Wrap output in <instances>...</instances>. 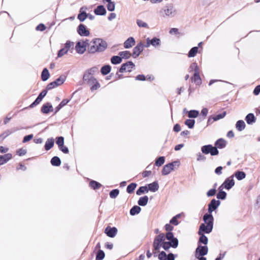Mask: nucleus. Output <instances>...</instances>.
Wrapping results in <instances>:
<instances>
[{"label":"nucleus","instance_id":"8","mask_svg":"<svg viewBox=\"0 0 260 260\" xmlns=\"http://www.w3.org/2000/svg\"><path fill=\"white\" fill-rule=\"evenodd\" d=\"M164 12L165 16L167 17H174L176 14V10L172 5L166 6L164 9Z\"/></svg>","mask_w":260,"mask_h":260},{"label":"nucleus","instance_id":"21","mask_svg":"<svg viewBox=\"0 0 260 260\" xmlns=\"http://www.w3.org/2000/svg\"><path fill=\"white\" fill-rule=\"evenodd\" d=\"M86 8L82 7L80 10V13L78 14V18L79 19L80 21H84L86 18L88 17L87 14H86L84 12V10Z\"/></svg>","mask_w":260,"mask_h":260},{"label":"nucleus","instance_id":"35","mask_svg":"<svg viewBox=\"0 0 260 260\" xmlns=\"http://www.w3.org/2000/svg\"><path fill=\"white\" fill-rule=\"evenodd\" d=\"M149 189H148V187L146 186H141L139 187V188L137 190L136 193L138 196H140L142 193L144 192H148Z\"/></svg>","mask_w":260,"mask_h":260},{"label":"nucleus","instance_id":"39","mask_svg":"<svg viewBox=\"0 0 260 260\" xmlns=\"http://www.w3.org/2000/svg\"><path fill=\"white\" fill-rule=\"evenodd\" d=\"M42 79L43 81H46L49 77V73L47 69H44L42 73Z\"/></svg>","mask_w":260,"mask_h":260},{"label":"nucleus","instance_id":"63","mask_svg":"<svg viewBox=\"0 0 260 260\" xmlns=\"http://www.w3.org/2000/svg\"><path fill=\"white\" fill-rule=\"evenodd\" d=\"M59 148L64 153L67 154L69 152L68 148L67 147L64 146V145H62L61 146H60Z\"/></svg>","mask_w":260,"mask_h":260},{"label":"nucleus","instance_id":"64","mask_svg":"<svg viewBox=\"0 0 260 260\" xmlns=\"http://www.w3.org/2000/svg\"><path fill=\"white\" fill-rule=\"evenodd\" d=\"M260 93V85L257 86L253 91V93L254 95H257Z\"/></svg>","mask_w":260,"mask_h":260},{"label":"nucleus","instance_id":"37","mask_svg":"<svg viewBox=\"0 0 260 260\" xmlns=\"http://www.w3.org/2000/svg\"><path fill=\"white\" fill-rule=\"evenodd\" d=\"M198 52V47H194L192 48L189 51L188 56L189 57H193L196 56L197 53Z\"/></svg>","mask_w":260,"mask_h":260},{"label":"nucleus","instance_id":"27","mask_svg":"<svg viewBox=\"0 0 260 260\" xmlns=\"http://www.w3.org/2000/svg\"><path fill=\"white\" fill-rule=\"evenodd\" d=\"M245 120L248 124H250L255 121V117L253 114L249 113L246 116Z\"/></svg>","mask_w":260,"mask_h":260},{"label":"nucleus","instance_id":"7","mask_svg":"<svg viewBox=\"0 0 260 260\" xmlns=\"http://www.w3.org/2000/svg\"><path fill=\"white\" fill-rule=\"evenodd\" d=\"M235 185V181L234 180V175H232L227 178L222 185L219 187V189L224 188L226 189H230Z\"/></svg>","mask_w":260,"mask_h":260},{"label":"nucleus","instance_id":"12","mask_svg":"<svg viewBox=\"0 0 260 260\" xmlns=\"http://www.w3.org/2000/svg\"><path fill=\"white\" fill-rule=\"evenodd\" d=\"M177 162L174 161L172 163L166 165L162 170V174L163 175H168L172 171L174 170V166L175 165L177 164Z\"/></svg>","mask_w":260,"mask_h":260},{"label":"nucleus","instance_id":"45","mask_svg":"<svg viewBox=\"0 0 260 260\" xmlns=\"http://www.w3.org/2000/svg\"><path fill=\"white\" fill-rule=\"evenodd\" d=\"M69 102V100H63L62 102L59 104V105L56 107V111L55 112H58L61 108L67 105Z\"/></svg>","mask_w":260,"mask_h":260},{"label":"nucleus","instance_id":"16","mask_svg":"<svg viewBox=\"0 0 260 260\" xmlns=\"http://www.w3.org/2000/svg\"><path fill=\"white\" fill-rule=\"evenodd\" d=\"M78 32L81 36H88L90 34L89 30H88L84 25L81 24L78 27Z\"/></svg>","mask_w":260,"mask_h":260},{"label":"nucleus","instance_id":"6","mask_svg":"<svg viewBox=\"0 0 260 260\" xmlns=\"http://www.w3.org/2000/svg\"><path fill=\"white\" fill-rule=\"evenodd\" d=\"M202 151L203 153L207 154L210 153L211 155H216L218 154V151L216 147L211 145L204 146L202 147Z\"/></svg>","mask_w":260,"mask_h":260},{"label":"nucleus","instance_id":"40","mask_svg":"<svg viewBox=\"0 0 260 260\" xmlns=\"http://www.w3.org/2000/svg\"><path fill=\"white\" fill-rule=\"evenodd\" d=\"M160 39L157 38H153L152 39H151L150 41V43H151V45L154 47L159 46L160 45Z\"/></svg>","mask_w":260,"mask_h":260},{"label":"nucleus","instance_id":"43","mask_svg":"<svg viewBox=\"0 0 260 260\" xmlns=\"http://www.w3.org/2000/svg\"><path fill=\"white\" fill-rule=\"evenodd\" d=\"M136 186H137V184L136 183H131L127 187V189H126L127 192L129 193H132L134 191V190L135 189Z\"/></svg>","mask_w":260,"mask_h":260},{"label":"nucleus","instance_id":"61","mask_svg":"<svg viewBox=\"0 0 260 260\" xmlns=\"http://www.w3.org/2000/svg\"><path fill=\"white\" fill-rule=\"evenodd\" d=\"M216 190L215 188L210 189L207 193L208 197L213 196L215 194Z\"/></svg>","mask_w":260,"mask_h":260},{"label":"nucleus","instance_id":"60","mask_svg":"<svg viewBox=\"0 0 260 260\" xmlns=\"http://www.w3.org/2000/svg\"><path fill=\"white\" fill-rule=\"evenodd\" d=\"M42 101V99H40V98H39L38 96V98L36 99V100L34 101V102H33L30 105V107L31 108H32L34 107L35 106H36L38 104H39L41 101Z\"/></svg>","mask_w":260,"mask_h":260},{"label":"nucleus","instance_id":"17","mask_svg":"<svg viewBox=\"0 0 260 260\" xmlns=\"http://www.w3.org/2000/svg\"><path fill=\"white\" fill-rule=\"evenodd\" d=\"M105 233L108 237L113 238L116 236L117 233V230L115 227H107L105 229Z\"/></svg>","mask_w":260,"mask_h":260},{"label":"nucleus","instance_id":"46","mask_svg":"<svg viewBox=\"0 0 260 260\" xmlns=\"http://www.w3.org/2000/svg\"><path fill=\"white\" fill-rule=\"evenodd\" d=\"M74 42L68 41L64 44V47H63L68 52L71 48H73L74 47Z\"/></svg>","mask_w":260,"mask_h":260},{"label":"nucleus","instance_id":"57","mask_svg":"<svg viewBox=\"0 0 260 260\" xmlns=\"http://www.w3.org/2000/svg\"><path fill=\"white\" fill-rule=\"evenodd\" d=\"M190 71L194 70V72H196V71L199 72L197 63L196 62H193L190 65Z\"/></svg>","mask_w":260,"mask_h":260},{"label":"nucleus","instance_id":"34","mask_svg":"<svg viewBox=\"0 0 260 260\" xmlns=\"http://www.w3.org/2000/svg\"><path fill=\"white\" fill-rule=\"evenodd\" d=\"M52 165L54 166H59L61 164V161L57 156L53 157L51 160Z\"/></svg>","mask_w":260,"mask_h":260},{"label":"nucleus","instance_id":"19","mask_svg":"<svg viewBox=\"0 0 260 260\" xmlns=\"http://www.w3.org/2000/svg\"><path fill=\"white\" fill-rule=\"evenodd\" d=\"M135 44V40L134 38H128L124 43V47L125 48H130Z\"/></svg>","mask_w":260,"mask_h":260},{"label":"nucleus","instance_id":"11","mask_svg":"<svg viewBox=\"0 0 260 260\" xmlns=\"http://www.w3.org/2000/svg\"><path fill=\"white\" fill-rule=\"evenodd\" d=\"M208 251L206 246H199L196 250V257L203 256L207 254Z\"/></svg>","mask_w":260,"mask_h":260},{"label":"nucleus","instance_id":"51","mask_svg":"<svg viewBox=\"0 0 260 260\" xmlns=\"http://www.w3.org/2000/svg\"><path fill=\"white\" fill-rule=\"evenodd\" d=\"M199 111L197 110H191L188 112V117L190 118H196L199 115Z\"/></svg>","mask_w":260,"mask_h":260},{"label":"nucleus","instance_id":"9","mask_svg":"<svg viewBox=\"0 0 260 260\" xmlns=\"http://www.w3.org/2000/svg\"><path fill=\"white\" fill-rule=\"evenodd\" d=\"M64 78L62 77H60L55 81L49 83L47 86V90L52 89L55 87L61 85L64 82Z\"/></svg>","mask_w":260,"mask_h":260},{"label":"nucleus","instance_id":"58","mask_svg":"<svg viewBox=\"0 0 260 260\" xmlns=\"http://www.w3.org/2000/svg\"><path fill=\"white\" fill-rule=\"evenodd\" d=\"M179 216V215H177L174 217H173L171 220H170V222L171 224H174L175 225H177L178 224V222L177 221V218Z\"/></svg>","mask_w":260,"mask_h":260},{"label":"nucleus","instance_id":"31","mask_svg":"<svg viewBox=\"0 0 260 260\" xmlns=\"http://www.w3.org/2000/svg\"><path fill=\"white\" fill-rule=\"evenodd\" d=\"M236 128L239 131H242L245 128V124L244 121L243 120H238L236 124Z\"/></svg>","mask_w":260,"mask_h":260},{"label":"nucleus","instance_id":"10","mask_svg":"<svg viewBox=\"0 0 260 260\" xmlns=\"http://www.w3.org/2000/svg\"><path fill=\"white\" fill-rule=\"evenodd\" d=\"M135 64L132 61H128L123 63L119 69V72H131L135 67Z\"/></svg>","mask_w":260,"mask_h":260},{"label":"nucleus","instance_id":"1","mask_svg":"<svg viewBox=\"0 0 260 260\" xmlns=\"http://www.w3.org/2000/svg\"><path fill=\"white\" fill-rule=\"evenodd\" d=\"M107 47V43L100 38L92 40L89 44L88 52L94 53L96 52H101L106 49Z\"/></svg>","mask_w":260,"mask_h":260},{"label":"nucleus","instance_id":"47","mask_svg":"<svg viewBox=\"0 0 260 260\" xmlns=\"http://www.w3.org/2000/svg\"><path fill=\"white\" fill-rule=\"evenodd\" d=\"M105 257V253L102 250L98 251L95 260H103Z\"/></svg>","mask_w":260,"mask_h":260},{"label":"nucleus","instance_id":"53","mask_svg":"<svg viewBox=\"0 0 260 260\" xmlns=\"http://www.w3.org/2000/svg\"><path fill=\"white\" fill-rule=\"evenodd\" d=\"M172 243H171L170 242H165V241H164L163 242L162 247H163V248L165 250H167L168 249H169L171 246H172Z\"/></svg>","mask_w":260,"mask_h":260},{"label":"nucleus","instance_id":"55","mask_svg":"<svg viewBox=\"0 0 260 260\" xmlns=\"http://www.w3.org/2000/svg\"><path fill=\"white\" fill-rule=\"evenodd\" d=\"M68 53V51L64 48L61 49L58 52L57 54V57H61L64 55L67 54Z\"/></svg>","mask_w":260,"mask_h":260},{"label":"nucleus","instance_id":"5","mask_svg":"<svg viewBox=\"0 0 260 260\" xmlns=\"http://www.w3.org/2000/svg\"><path fill=\"white\" fill-rule=\"evenodd\" d=\"M89 45L88 40H80L78 41L75 46L76 52L80 54H83L86 50V46Z\"/></svg>","mask_w":260,"mask_h":260},{"label":"nucleus","instance_id":"15","mask_svg":"<svg viewBox=\"0 0 260 260\" xmlns=\"http://www.w3.org/2000/svg\"><path fill=\"white\" fill-rule=\"evenodd\" d=\"M166 238L170 240L172 243V247L176 248L177 247L178 244V240L176 238H174V235L172 233L168 232L166 234Z\"/></svg>","mask_w":260,"mask_h":260},{"label":"nucleus","instance_id":"26","mask_svg":"<svg viewBox=\"0 0 260 260\" xmlns=\"http://www.w3.org/2000/svg\"><path fill=\"white\" fill-rule=\"evenodd\" d=\"M148 189L152 192L156 191L159 188L158 184L156 182H154L148 185Z\"/></svg>","mask_w":260,"mask_h":260},{"label":"nucleus","instance_id":"36","mask_svg":"<svg viewBox=\"0 0 260 260\" xmlns=\"http://www.w3.org/2000/svg\"><path fill=\"white\" fill-rule=\"evenodd\" d=\"M141 211V208L138 206H134L130 210V214L132 215H135L138 214Z\"/></svg>","mask_w":260,"mask_h":260},{"label":"nucleus","instance_id":"62","mask_svg":"<svg viewBox=\"0 0 260 260\" xmlns=\"http://www.w3.org/2000/svg\"><path fill=\"white\" fill-rule=\"evenodd\" d=\"M17 153L19 156L24 155L26 153V150L22 149V148L19 149L18 150H17Z\"/></svg>","mask_w":260,"mask_h":260},{"label":"nucleus","instance_id":"49","mask_svg":"<svg viewBox=\"0 0 260 260\" xmlns=\"http://www.w3.org/2000/svg\"><path fill=\"white\" fill-rule=\"evenodd\" d=\"M90 186L93 189H98L100 188L101 186V184L95 181H92L89 183Z\"/></svg>","mask_w":260,"mask_h":260},{"label":"nucleus","instance_id":"29","mask_svg":"<svg viewBox=\"0 0 260 260\" xmlns=\"http://www.w3.org/2000/svg\"><path fill=\"white\" fill-rule=\"evenodd\" d=\"M234 175L238 180H241L246 177V174L243 171H237Z\"/></svg>","mask_w":260,"mask_h":260},{"label":"nucleus","instance_id":"28","mask_svg":"<svg viewBox=\"0 0 260 260\" xmlns=\"http://www.w3.org/2000/svg\"><path fill=\"white\" fill-rule=\"evenodd\" d=\"M54 141L53 138L48 139L46 142L45 148L46 150L50 149L54 145Z\"/></svg>","mask_w":260,"mask_h":260},{"label":"nucleus","instance_id":"42","mask_svg":"<svg viewBox=\"0 0 260 260\" xmlns=\"http://www.w3.org/2000/svg\"><path fill=\"white\" fill-rule=\"evenodd\" d=\"M111 71V67L109 65L105 66L101 69V73L103 75L108 74Z\"/></svg>","mask_w":260,"mask_h":260},{"label":"nucleus","instance_id":"52","mask_svg":"<svg viewBox=\"0 0 260 260\" xmlns=\"http://www.w3.org/2000/svg\"><path fill=\"white\" fill-rule=\"evenodd\" d=\"M56 144L58 145V147L64 145V138L62 137H59L57 138V140L56 141Z\"/></svg>","mask_w":260,"mask_h":260},{"label":"nucleus","instance_id":"56","mask_svg":"<svg viewBox=\"0 0 260 260\" xmlns=\"http://www.w3.org/2000/svg\"><path fill=\"white\" fill-rule=\"evenodd\" d=\"M107 9L109 11L112 12L114 11L115 8V4L114 2L110 3V4H108L107 6Z\"/></svg>","mask_w":260,"mask_h":260},{"label":"nucleus","instance_id":"50","mask_svg":"<svg viewBox=\"0 0 260 260\" xmlns=\"http://www.w3.org/2000/svg\"><path fill=\"white\" fill-rule=\"evenodd\" d=\"M195 123L194 120L193 119H187L186 120L185 124L189 128H192L193 127Z\"/></svg>","mask_w":260,"mask_h":260},{"label":"nucleus","instance_id":"23","mask_svg":"<svg viewBox=\"0 0 260 260\" xmlns=\"http://www.w3.org/2000/svg\"><path fill=\"white\" fill-rule=\"evenodd\" d=\"M53 107L49 103H47L43 106L41 111L43 113L47 114L50 111H53Z\"/></svg>","mask_w":260,"mask_h":260},{"label":"nucleus","instance_id":"48","mask_svg":"<svg viewBox=\"0 0 260 260\" xmlns=\"http://www.w3.org/2000/svg\"><path fill=\"white\" fill-rule=\"evenodd\" d=\"M165 162V157L160 156L158 157L155 161V165L157 166L160 167Z\"/></svg>","mask_w":260,"mask_h":260},{"label":"nucleus","instance_id":"30","mask_svg":"<svg viewBox=\"0 0 260 260\" xmlns=\"http://www.w3.org/2000/svg\"><path fill=\"white\" fill-rule=\"evenodd\" d=\"M148 202V197L147 196H144L139 199L138 203L140 206H146Z\"/></svg>","mask_w":260,"mask_h":260},{"label":"nucleus","instance_id":"54","mask_svg":"<svg viewBox=\"0 0 260 260\" xmlns=\"http://www.w3.org/2000/svg\"><path fill=\"white\" fill-rule=\"evenodd\" d=\"M119 192L118 189H113L110 192V197L111 198H115L118 195Z\"/></svg>","mask_w":260,"mask_h":260},{"label":"nucleus","instance_id":"3","mask_svg":"<svg viewBox=\"0 0 260 260\" xmlns=\"http://www.w3.org/2000/svg\"><path fill=\"white\" fill-rule=\"evenodd\" d=\"M165 240V236L164 234H160L154 238L153 243V253L154 254V256H156V253L159 251Z\"/></svg>","mask_w":260,"mask_h":260},{"label":"nucleus","instance_id":"22","mask_svg":"<svg viewBox=\"0 0 260 260\" xmlns=\"http://www.w3.org/2000/svg\"><path fill=\"white\" fill-rule=\"evenodd\" d=\"M226 115V112H223L221 114H218L215 116L213 117H210L208 119V122L211 123L212 121V120H213V121H217L218 120H219L220 119L223 118Z\"/></svg>","mask_w":260,"mask_h":260},{"label":"nucleus","instance_id":"33","mask_svg":"<svg viewBox=\"0 0 260 260\" xmlns=\"http://www.w3.org/2000/svg\"><path fill=\"white\" fill-rule=\"evenodd\" d=\"M111 62L114 64L120 63L122 61L121 57L120 56H114L111 58Z\"/></svg>","mask_w":260,"mask_h":260},{"label":"nucleus","instance_id":"32","mask_svg":"<svg viewBox=\"0 0 260 260\" xmlns=\"http://www.w3.org/2000/svg\"><path fill=\"white\" fill-rule=\"evenodd\" d=\"M226 145V142L222 139L218 140L215 143L216 147L218 148H223Z\"/></svg>","mask_w":260,"mask_h":260},{"label":"nucleus","instance_id":"44","mask_svg":"<svg viewBox=\"0 0 260 260\" xmlns=\"http://www.w3.org/2000/svg\"><path fill=\"white\" fill-rule=\"evenodd\" d=\"M220 190L217 194V198L218 199L224 200L225 199L226 193L225 191H222L221 188L219 189Z\"/></svg>","mask_w":260,"mask_h":260},{"label":"nucleus","instance_id":"2","mask_svg":"<svg viewBox=\"0 0 260 260\" xmlns=\"http://www.w3.org/2000/svg\"><path fill=\"white\" fill-rule=\"evenodd\" d=\"M203 220L205 223L201 224L200 232L204 231L205 233L209 234L213 229L214 218L211 214H205Z\"/></svg>","mask_w":260,"mask_h":260},{"label":"nucleus","instance_id":"20","mask_svg":"<svg viewBox=\"0 0 260 260\" xmlns=\"http://www.w3.org/2000/svg\"><path fill=\"white\" fill-rule=\"evenodd\" d=\"M12 157V155L10 153H7L4 155H0V165H3L7 162Z\"/></svg>","mask_w":260,"mask_h":260},{"label":"nucleus","instance_id":"41","mask_svg":"<svg viewBox=\"0 0 260 260\" xmlns=\"http://www.w3.org/2000/svg\"><path fill=\"white\" fill-rule=\"evenodd\" d=\"M137 24L140 27H144L146 28H149L148 24L142 20L137 19Z\"/></svg>","mask_w":260,"mask_h":260},{"label":"nucleus","instance_id":"13","mask_svg":"<svg viewBox=\"0 0 260 260\" xmlns=\"http://www.w3.org/2000/svg\"><path fill=\"white\" fill-rule=\"evenodd\" d=\"M144 48V45L142 42H140L134 48L133 52V56L134 58L137 57L140 53L143 51Z\"/></svg>","mask_w":260,"mask_h":260},{"label":"nucleus","instance_id":"25","mask_svg":"<svg viewBox=\"0 0 260 260\" xmlns=\"http://www.w3.org/2000/svg\"><path fill=\"white\" fill-rule=\"evenodd\" d=\"M204 233H205L204 231H201L200 232V229H199L198 234L200 235V238L199 239V241L201 243H202L204 244H207L208 243V238L207 237L204 235Z\"/></svg>","mask_w":260,"mask_h":260},{"label":"nucleus","instance_id":"14","mask_svg":"<svg viewBox=\"0 0 260 260\" xmlns=\"http://www.w3.org/2000/svg\"><path fill=\"white\" fill-rule=\"evenodd\" d=\"M220 202L218 200L213 199L208 205V212L211 214V213L216 209L220 205Z\"/></svg>","mask_w":260,"mask_h":260},{"label":"nucleus","instance_id":"59","mask_svg":"<svg viewBox=\"0 0 260 260\" xmlns=\"http://www.w3.org/2000/svg\"><path fill=\"white\" fill-rule=\"evenodd\" d=\"M159 260H167V254L164 251L161 252L158 255Z\"/></svg>","mask_w":260,"mask_h":260},{"label":"nucleus","instance_id":"18","mask_svg":"<svg viewBox=\"0 0 260 260\" xmlns=\"http://www.w3.org/2000/svg\"><path fill=\"white\" fill-rule=\"evenodd\" d=\"M94 13L96 15H105L106 10L103 6L100 5L94 10Z\"/></svg>","mask_w":260,"mask_h":260},{"label":"nucleus","instance_id":"4","mask_svg":"<svg viewBox=\"0 0 260 260\" xmlns=\"http://www.w3.org/2000/svg\"><path fill=\"white\" fill-rule=\"evenodd\" d=\"M96 70L95 68L90 69L88 70L84 74L83 76V79L84 81L87 82V83L91 86L92 85L98 83V81L95 78L92 76V73Z\"/></svg>","mask_w":260,"mask_h":260},{"label":"nucleus","instance_id":"38","mask_svg":"<svg viewBox=\"0 0 260 260\" xmlns=\"http://www.w3.org/2000/svg\"><path fill=\"white\" fill-rule=\"evenodd\" d=\"M119 55L121 57V58H124L125 59H127L131 57V54L129 51H124L120 52L119 53Z\"/></svg>","mask_w":260,"mask_h":260},{"label":"nucleus","instance_id":"24","mask_svg":"<svg viewBox=\"0 0 260 260\" xmlns=\"http://www.w3.org/2000/svg\"><path fill=\"white\" fill-rule=\"evenodd\" d=\"M191 80L197 85H200L201 84L202 81L199 75V72L196 71L194 72L193 77H191Z\"/></svg>","mask_w":260,"mask_h":260}]
</instances>
